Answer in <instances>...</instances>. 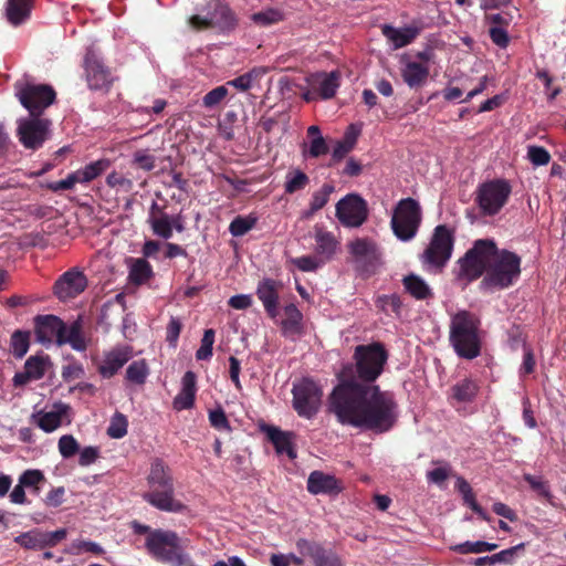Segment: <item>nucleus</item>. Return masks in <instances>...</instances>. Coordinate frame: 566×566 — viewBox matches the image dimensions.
<instances>
[{
    "label": "nucleus",
    "mask_w": 566,
    "mask_h": 566,
    "mask_svg": "<svg viewBox=\"0 0 566 566\" xmlns=\"http://www.w3.org/2000/svg\"><path fill=\"white\" fill-rule=\"evenodd\" d=\"M210 424L217 430L231 431L230 422L222 407L209 411Z\"/></svg>",
    "instance_id": "59"
},
{
    "label": "nucleus",
    "mask_w": 566,
    "mask_h": 566,
    "mask_svg": "<svg viewBox=\"0 0 566 566\" xmlns=\"http://www.w3.org/2000/svg\"><path fill=\"white\" fill-rule=\"evenodd\" d=\"M329 151L328 145L323 136H316L311 139L308 149H303L305 157L318 158Z\"/></svg>",
    "instance_id": "54"
},
{
    "label": "nucleus",
    "mask_w": 566,
    "mask_h": 566,
    "mask_svg": "<svg viewBox=\"0 0 566 566\" xmlns=\"http://www.w3.org/2000/svg\"><path fill=\"white\" fill-rule=\"evenodd\" d=\"M369 214L367 201L358 193L352 192L343 197L335 207V216L346 228H359Z\"/></svg>",
    "instance_id": "14"
},
{
    "label": "nucleus",
    "mask_w": 566,
    "mask_h": 566,
    "mask_svg": "<svg viewBox=\"0 0 566 566\" xmlns=\"http://www.w3.org/2000/svg\"><path fill=\"white\" fill-rule=\"evenodd\" d=\"M389 354L380 342L357 345L353 360L338 373V384L328 396V410L344 426L376 433L390 431L398 421L396 395L375 381L384 373Z\"/></svg>",
    "instance_id": "1"
},
{
    "label": "nucleus",
    "mask_w": 566,
    "mask_h": 566,
    "mask_svg": "<svg viewBox=\"0 0 566 566\" xmlns=\"http://www.w3.org/2000/svg\"><path fill=\"white\" fill-rule=\"evenodd\" d=\"M133 165L145 171H150L156 166V158L148 150L139 149L133 155Z\"/></svg>",
    "instance_id": "55"
},
{
    "label": "nucleus",
    "mask_w": 566,
    "mask_h": 566,
    "mask_svg": "<svg viewBox=\"0 0 566 566\" xmlns=\"http://www.w3.org/2000/svg\"><path fill=\"white\" fill-rule=\"evenodd\" d=\"M347 249L359 273L374 274L381 264V250L371 238H356L348 242Z\"/></svg>",
    "instance_id": "11"
},
{
    "label": "nucleus",
    "mask_w": 566,
    "mask_h": 566,
    "mask_svg": "<svg viewBox=\"0 0 566 566\" xmlns=\"http://www.w3.org/2000/svg\"><path fill=\"white\" fill-rule=\"evenodd\" d=\"M308 184V176L297 169L287 175L284 189L286 193L292 195L296 191L303 190Z\"/></svg>",
    "instance_id": "47"
},
{
    "label": "nucleus",
    "mask_w": 566,
    "mask_h": 566,
    "mask_svg": "<svg viewBox=\"0 0 566 566\" xmlns=\"http://www.w3.org/2000/svg\"><path fill=\"white\" fill-rule=\"evenodd\" d=\"M489 35L491 41L501 49H505L510 44V36L506 28L490 27Z\"/></svg>",
    "instance_id": "62"
},
{
    "label": "nucleus",
    "mask_w": 566,
    "mask_h": 566,
    "mask_svg": "<svg viewBox=\"0 0 566 566\" xmlns=\"http://www.w3.org/2000/svg\"><path fill=\"white\" fill-rule=\"evenodd\" d=\"M334 192L335 186L332 182L323 184L318 190L313 192L308 210L304 212V218L308 219L323 209L329 201L331 195Z\"/></svg>",
    "instance_id": "37"
},
{
    "label": "nucleus",
    "mask_w": 566,
    "mask_h": 566,
    "mask_svg": "<svg viewBox=\"0 0 566 566\" xmlns=\"http://www.w3.org/2000/svg\"><path fill=\"white\" fill-rule=\"evenodd\" d=\"M268 440L273 444L277 454H286L291 460L296 458L294 448L295 434L291 431H283L279 427L265 424L262 427Z\"/></svg>",
    "instance_id": "19"
},
{
    "label": "nucleus",
    "mask_w": 566,
    "mask_h": 566,
    "mask_svg": "<svg viewBox=\"0 0 566 566\" xmlns=\"http://www.w3.org/2000/svg\"><path fill=\"white\" fill-rule=\"evenodd\" d=\"M511 193L512 186L510 181L496 178L478 186L474 201L483 216L493 217L507 203Z\"/></svg>",
    "instance_id": "6"
},
{
    "label": "nucleus",
    "mask_w": 566,
    "mask_h": 566,
    "mask_svg": "<svg viewBox=\"0 0 566 566\" xmlns=\"http://www.w3.org/2000/svg\"><path fill=\"white\" fill-rule=\"evenodd\" d=\"M340 482L331 474L322 471H313L307 479V491L311 494L336 495L342 492Z\"/></svg>",
    "instance_id": "24"
},
{
    "label": "nucleus",
    "mask_w": 566,
    "mask_h": 566,
    "mask_svg": "<svg viewBox=\"0 0 566 566\" xmlns=\"http://www.w3.org/2000/svg\"><path fill=\"white\" fill-rule=\"evenodd\" d=\"M206 15L193 14L189 18V25L197 31L219 29L230 32L235 29L238 19L228 3L222 0H209L206 6Z\"/></svg>",
    "instance_id": "8"
},
{
    "label": "nucleus",
    "mask_w": 566,
    "mask_h": 566,
    "mask_svg": "<svg viewBox=\"0 0 566 566\" xmlns=\"http://www.w3.org/2000/svg\"><path fill=\"white\" fill-rule=\"evenodd\" d=\"M65 323L54 315H38L34 318V334L38 343L45 345L60 338L64 332Z\"/></svg>",
    "instance_id": "18"
},
{
    "label": "nucleus",
    "mask_w": 566,
    "mask_h": 566,
    "mask_svg": "<svg viewBox=\"0 0 566 566\" xmlns=\"http://www.w3.org/2000/svg\"><path fill=\"white\" fill-rule=\"evenodd\" d=\"M149 490L143 494V499L151 506L163 512L179 513L186 506L175 497V484L170 468L160 458L151 461L147 475Z\"/></svg>",
    "instance_id": "4"
},
{
    "label": "nucleus",
    "mask_w": 566,
    "mask_h": 566,
    "mask_svg": "<svg viewBox=\"0 0 566 566\" xmlns=\"http://www.w3.org/2000/svg\"><path fill=\"white\" fill-rule=\"evenodd\" d=\"M281 286V283L273 279H263L256 287V296L272 319L279 315V290Z\"/></svg>",
    "instance_id": "21"
},
{
    "label": "nucleus",
    "mask_w": 566,
    "mask_h": 566,
    "mask_svg": "<svg viewBox=\"0 0 566 566\" xmlns=\"http://www.w3.org/2000/svg\"><path fill=\"white\" fill-rule=\"evenodd\" d=\"M401 76L410 88L421 87L429 76V66L419 62L409 61L401 70Z\"/></svg>",
    "instance_id": "29"
},
{
    "label": "nucleus",
    "mask_w": 566,
    "mask_h": 566,
    "mask_svg": "<svg viewBox=\"0 0 566 566\" xmlns=\"http://www.w3.org/2000/svg\"><path fill=\"white\" fill-rule=\"evenodd\" d=\"M87 284L84 272L77 268H72L55 281L53 294L62 302L73 300L86 290Z\"/></svg>",
    "instance_id": "15"
},
{
    "label": "nucleus",
    "mask_w": 566,
    "mask_h": 566,
    "mask_svg": "<svg viewBox=\"0 0 566 566\" xmlns=\"http://www.w3.org/2000/svg\"><path fill=\"white\" fill-rule=\"evenodd\" d=\"M422 221L420 203L413 198H403L396 205L390 226L394 234L401 241H410L419 230Z\"/></svg>",
    "instance_id": "7"
},
{
    "label": "nucleus",
    "mask_w": 566,
    "mask_h": 566,
    "mask_svg": "<svg viewBox=\"0 0 566 566\" xmlns=\"http://www.w3.org/2000/svg\"><path fill=\"white\" fill-rule=\"evenodd\" d=\"M153 276V268L145 259H136L130 268L129 279L135 284H143Z\"/></svg>",
    "instance_id": "43"
},
{
    "label": "nucleus",
    "mask_w": 566,
    "mask_h": 566,
    "mask_svg": "<svg viewBox=\"0 0 566 566\" xmlns=\"http://www.w3.org/2000/svg\"><path fill=\"white\" fill-rule=\"evenodd\" d=\"M251 19L258 25L268 27L282 21L283 13L279 9L270 8L264 11L253 13Z\"/></svg>",
    "instance_id": "49"
},
{
    "label": "nucleus",
    "mask_w": 566,
    "mask_h": 566,
    "mask_svg": "<svg viewBox=\"0 0 566 566\" xmlns=\"http://www.w3.org/2000/svg\"><path fill=\"white\" fill-rule=\"evenodd\" d=\"M56 344L62 346L70 344L74 350L84 352L87 348V342L83 334V326L81 318L72 322L70 326L65 324V329L60 334V338L56 339Z\"/></svg>",
    "instance_id": "26"
},
{
    "label": "nucleus",
    "mask_w": 566,
    "mask_h": 566,
    "mask_svg": "<svg viewBox=\"0 0 566 566\" xmlns=\"http://www.w3.org/2000/svg\"><path fill=\"white\" fill-rule=\"evenodd\" d=\"M15 96L21 105L28 109L31 116H42L56 98L54 88L49 84H33L17 82L14 84Z\"/></svg>",
    "instance_id": "9"
},
{
    "label": "nucleus",
    "mask_w": 566,
    "mask_h": 566,
    "mask_svg": "<svg viewBox=\"0 0 566 566\" xmlns=\"http://www.w3.org/2000/svg\"><path fill=\"white\" fill-rule=\"evenodd\" d=\"M31 333L29 331L17 329L10 337V353L17 359L25 356L30 348Z\"/></svg>",
    "instance_id": "38"
},
{
    "label": "nucleus",
    "mask_w": 566,
    "mask_h": 566,
    "mask_svg": "<svg viewBox=\"0 0 566 566\" xmlns=\"http://www.w3.org/2000/svg\"><path fill=\"white\" fill-rule=\"evenodd\" d=\"M111 163L108 159H98L87 164L85 167L73 171L72 175L76 184H88L105 172Z\"/></svg>",
    "instance_id": "33"
},
{
    "label": "nucleus",
    "mask_w": 566,
    "mask_h": 566,
    "mask_svg": "<svg viewBox=\"0 0 566 566\" xmlns=\"http://www.w3.org/2000/svg\"><path fill=\"white\" fill-rule=\"evenodd\" d=\"M84 62L88 87L95 91L108 92L114 82L111 70L104 65L94 52H87Z\"/></svg>",
    "instance_id": "16"
},
{
    "label": "nucleus",
    "mask_w": 566,
    "mask_h": 566,
    "mask_svg": "<svg viewBox=\"0 0 566 566\" xmlns=\"http://www.w3.org/2000/svg\"><path fill=\"white\" fill-rule=\"evenodd\" d=\"M35 0H8L6 17L10 24L18 27L27 22L31 15Z\"/></svg>",
    "instance_id": "27"
},
{
    "label": "nucleus",
    "mask_w": 566,
    "mask_h": 566,
    "mask_svg": "<svg viewBox=\"0 0 566 566\" xmlns=\"http://www.w3.org/2000/svg\"><path fill=\"white\" fill-rule=\"evenodd\" d=\"M480 387L478 382L471 378H464L451 387V398L458 402H472Z\"/></svg>",
    "instance_id": "35"
},
{
    "label": "nucleus",
    "mask_w": 566,
    "mask_h": 566,
    "mask_svg": "<svg viewBox=\"0 0 566 566\" xmlns=\"http://www.w3.org/2000/svg\"><path fill=\"white\" fill-rule=\"evenodd\" d=\"M434 464H442L427 472V480L430 483L442 485L452 475L451 465L444 461H433Z\"/></svg>",
    "instance_id": "50"
},
{
    "label": "nucleus",
    "mask_w": 566,
    "mask_h": 566,
    "mask_svg": "<svg viewBox=\"0 0 566 566\" xmlns=\"http://www.w3.org/2000/svg\"><path fill=\"white\" fill-rule=\"evenodd\" d=\"M148 374L149 368L146 360H135L126 369V379L136 385H144Z\"/></svg>",
    "instance_id": "45"
},
{
    "label": "nucleus",
    "mask_w": 566,
    "mask_h": 566,
    "mask_svg": "<svg viewBox=\"0 0 566 566\" xmlns=\"http://www.w3.org/2000/svg\"><path fill=\"white\" fill-rule=\"evenodd\" d=\"M293 408L302 418L311 419L322 405V387L311 378L304 377L292 388Z\"/></svg>",
    "instance_id": "10"
},
{
    "label": "nucleus",
    "mask_w": 566,
    "mask_h": 566,
    "mask_svg": "<svg viewBox=\"0 0 566 566\" xmlns=\"http://www.w3.org/2000/svg\"><path fill=\"white\" fill-rule=\"evenodd\" d=\"M536 77L543 82L548 99H555L557 95L560 94L562 90L559 86L553 87V77L549 75L548 71L538 70Z\"/></svg>",
    "instance_id": "61"
},
{
    "label": "nucleus",
    "mask_w": 566,
    "mask_h": 566,
    "mask_svg": "<svg viewBox=\"0 0 566 566\" xmlns=\"http://www.w3.org/2000/svg\"><path fill=\"white\" fill-rule=\"evenodd\" d=\"M296 548L302 556L311 558L314 566H344L333 549L317 542L300 538L296 542Z\"/></svg>",
    "instance_id": "17"
},
{
    "label": "nucleus",
    "mask_w": 566,
    "mask_h": 566,
    "mask_svg": "<svg viewBox=\"0 0 566 566\" xmlns=\"http://www.w3.org/2000/svg\"><path fill=\"white\" fill-rule=\"evenodd\" d=\"M14 542L27 549H42L45 547L43 532L39 530L24 532L17 536Z\"/></svg>",
    "instance_id": "44"
},
{
    "label": "nucleus",
    "mask_w": 566,
    "mask_h": 566,
    "mask_svg": "<svg viewBox=\"0 0 566 566\" xmlns=\"http://www.w3.org/2000/svg\"><path fill=\"white\" fill-rule=\"evenodd\" d=\"M292 263L302 272H314L324 263V260L317 256L303 255L293 259Z\"/></svg>",
    "instance_id": "57"
},
{
    "label": "nucleus",
    "mask_w": 566,
    "mask_h": 566,
    "mask_svg": "<svg viewBox=\"0 0 566 566\" xmlns=\"http://www.w3.org/2000/svg\"><path fill=\"white\" fill-rule=\"evenodd\" d=\"M129 347H115L105 354L103 361L98 365V373L103 378H112L130 359Z\"/></svg>",
    "instance_id": "23"
},
{
    "label": "nucleus",
    "mask_w": 566,
    "mask_h": 566,
    "mask_svg": "<svg viewBox=\"0 0 566 566\" xmlns=\"http://www.w3.org/2000/svg\"><path fill=\"white\" fill-rule=\"evenodd\" d=\"M182 328V324L177 317H171L168 325H167V332H166V340L169 343L170 346L176 347L177 342L180 335Z\"/></svg>",
    "instance_id": "64"
},
{
    "label": "nucleus",
    "mask_w": 566,
    "mask_h": 566,
    "mask_svg": "<svg viewBox=\"0 0 566 566\" xmlns=\"http://www.w3.org/2000/svg\"><path fill=\"white\" fill-rule=\"evenodd\" d=\"M128 421L126 416L115 412L107 428V434L113 439H120L127 434Z\"/></svg>",
    "instance_id": "48"
},
{
    "label": "nucleus",
    "mask_w": 566,
    "mask_h": 566,
    "mask_svg": "<svg viewBox=\"0 0 566 566\" xmlns=\"http://www.w3.org/2000/svg\"><path fill=\"white\" fill-rule=\"evenodd\" d=\"M513 20V15L510 12L491 13L485 11V21L491 27L507 28Z\"/></svg>",
    "instance_id": "63"
},
{
    "label": "nucleus",
    "mask_w": 566,
    "mask_h": 566,
    "mask_svg": "<svg viewBox=\"0 0 566 566\" xmlns=\"http://www.w3.org/2000/svg\"><path fill=\"white\" fill-rule=\"evenodd\" d=\"M145 547L157 562L170 566H182L187 562L180 537L174 531L155 528L150 536H146Z\"/></svg>",
    "instance_id": "5"
},
{
    "label": "nucleus",
    "mask_w": 566,
    "mask_h": 566,
    "mask_svg": "<svg viewBox=\"0 0 566 566\" xmlns=\"http://www.w3.org/2000/svg\"><path fill=\"white\" fill-rule=\"evenodd\" d=\"M17 137L25 149L38 150L50 138L52 122L40 116H29L17 122Z\"/></svg>",
    "instance_id": "13"
},
{
    "label": "nucleus",
    "mask_w": 566,
    "mask_h": 566,
    "mask_svg": "<svg viewBox=\"0 0 566 566\" xmlns=\"http://www.w3.org/2000/svg\"><path fill=\"white\" fill-rule=\"evenodd\" d=\"M19 482L29 489L33 494L38 495L41 492V486L46 482V478L41 470L28 469L19 476Z\"/></svg>",
    "instance_id": "40"
},
{
    "label": "nucleus",
    "mask_w": 566,
    "mask_h": 566,
    "mask_svg": "<svg viewBox=\"0 0 566 566\" xmlns=\"http://www.w3.org/2000/svg\"><path fill=\"white\" fill-rule=\"evenodd\" d=\"M460 277L469 282L480 279L479 289L494 293L513 286L521 276L522 259L515 252L499 249L490 239L476 240L459 260Z\"/></svg>",
    "instance_id": "2"
},
{
    "label": "nucleus",
    "mask_w": 566,
    "mask_h": 566,
    "mask_svg": "<svg viewBox=\"0 0 566 566\" xmlns=\"http://www.w3.org/2000/svg\"><path fill=\"white\" fill-rule=\"evenodd\" d=\"M340 75L337 71L329 73L318 72L307 77V83L313 92H316L322 99H329L335 96L339 87Z\"/></svg>",
    "instance_id": "20"
},
{
    "label": "nucleus",
    "mask_w": 566,
    "mask_h": 566,
    "mask_svg": "<svg viewBox=\"0 0 566 566\" xmlns=\"http://www.w3.org/2000/svg\"><path fill=\"white\" fill-rule=\"evenodd\" d=\"M69 406L65 403H56L54 411L40 412L36 417V424L45 432H52L62 423V417L66 415Z\"/></svg>",
    "instance_id": "31"
},
{
    "label": "nucleus",
    "mask_w": 566,
    "mask_h": 566,
    "mask_svg": "<svg viewBox=\"0 0 566 566\" xmlns=\"http://www.w3.org/2000/svg\"><path fill=\"white\" fill-rule=\"evenodd\" d=\"M358 135L359 130L355 128V125H349L343 139L337 142L333 149L329 166H334L343 160L354 149Z\"/></svg>",
    "instance_id": "30"
},
{
    "label": "nucleus",
    "mask_w": 566,
    "mask_h": 566,
    "mask_svg": "<svg viewBox=\"0 0 566 566\" xmlns=\"http://www.w3.org/2000/svg\"><path fill=\"white\" fill-rule=\"evenodd\" d=\"M285 318L281 321V331L285 337H294L303 332V314L293 303L284 307Z\"/></svg>",
    "instance_id": "28"
},
{
    "label": "nucleus",
    "mask_w": 566,
    "mask_h": 566,
    "mask_svg": "<svg viewBox=\"0 0 566 566\" xmlns=\"http://www.w3.org/2000/svg\"><path fill=\"white\" fill-rule=\"evenodd\" d=\"M402 284L405 290L416 300L423 301L433 296L431 289L424 280L413 273L406 275Z\"/></svg>",
    "instance_id": "36"
},
{
    "label": "nucleus",
    "mask_w": 566,
    "mask_h": 566,
    "mask_svg": "<svg viewBox=\"0 0 566 566\" xmlns=\"http://www.w3.org/2000/svg\"><path fill=\"white\" fill-rule=\"evenodd\" d=\"M216 333L212 328H208L205 331L201 345L199 349L196 352V358L198 360H208L212 356L213 343H214Z\"/></svg>",
    "instance_id": "52"
},
{
    "label": "nucleus",
    "mask_w": 566,
    "mask_h": 566,
    "mask_svg": "<svg viewBox=\"0 0 566 566\" xmlns=\"http://www.w3.org/2000/svg\"><path fill=\"white\" fill-rule=\"evenodd\" d=\"M80 450L75 438L71 434H64L59 440V451L64 459L72 458Z\"/></svg>",
    "instance_id": "58"
},
{
    "label": "nucleus",
    "mask_w": 566,
    "mask_h": 566,
    "mask_svg": "<svg viewBox=\"0 0 566 566\" xmlns=\"http://www.w3.org/2000/svg\"><path fill=\"white\" fill-rule=\"evenodd\" d=\"M48 358L43 356H30L24 364V369L34 379H41L45 375V361Z\"/></svg>",
    "instance_id": "51"
},
{
    "label": "nucleus",
    "mask_w": 566,
    "mask_h": 566,
    "mask_svg": "<svg viewBox=\"0 0 566 566\" xmlns=\"http://www.w3.org/2000/svg\"><path fill=\"white\" fill-rule=\"evenodd\" d=\"M527 158L535 166H545L551 161V154L542 146L532 145L527 147Z\"/></svg>",
    "instance_id": "56"
},
{
    "label": "nucleus",
    "mask_w": 566,
    "mask_h": 566,
    "mask_svg": "<svg viewBox=\"0 0 566 566\" xmlns=\"http://www.w3.org/2000/svg\"><path fill=\"white\" fill-rule=\"evenodd\" d=\"M265 73V69L254 67L249 72L229 81L228 85H231L241 92H245L249 88H251L254 84L259 83V81Z\"/></svg>",
    "instance_id": "39"
},
{
    "label": "nucleus",
    "mask_w": 566,
    "mask_h": 566,
    "mask_svg": "<svg viewBox=\"0 0 566 566\" xmlns=\"http://www.w3.org/2000/svg\"><path fill=\"white\" fill-rule=\"evenodd\" d=\"M454 244L453 231L446 224L434 228L422 260L431 266L442 269L450 260Z\"/></svg>",
    "instance_id": "12"
},
{
    "label": "nucleus",
    "mask_w": 566,
    "mask_h": 566,
    "mask_svg": "<svg viewBox=\"0 0 566 566\" xmlns=\"http://www.w3.org/2000/svg\"><path fill=\"white\" fill-rule=\"evenodd\" d=\"M525 548V543H520L513 547L507 549H503L493 555L494 565L495 564H511L517 554V552H523Z\"/></svg>",
    "instance_id": "60"
},
{
    "label": "nucleus",
    "mask_w": 566,
    "mask_h": 566,
    "mask_svg": "<svg viewBox=\"0 0 566 566\" xmlns=\"http://www.w3.org/2000/svg\"><path fill=\"white\" fill-rule=\"evenodd\" d=\"M421 25H408L405 28H395L390 24H384L381 32L394 44V49H400L412 43L420 34Z\"/></svg>",
    "instance_id": "25"
},
{
    "label": "nucleus",
    "mask_w": 566,
    "mask_h": 566,
    "mask_svg": "<svg viewBox=\"0 0 566 566\" xmlns=\"http://www.w3.org/2000/svg\"><path fill=\"white\" fill-rule=\"evenodd\" d=\"M497 548V544L488 543L484 541L470 542L467 541L464 543L457 544L451 547V549L458 554L467 555V554H480L483 552H492Z\"/></svg>",
    "instance_id": "41"
},
{
    "label": "nucleus",
    "mask_w": 566,
    "mask_h": 566,
    "mask_svg": "<svg viewBox=\"0 0 566 566\" xmlns=\"http://www.w3.org/2000/svg\"><path fill=\"white\" fill-rule=\"evenodd\" d=\"M228 95V88L220 85L209 91L202 98V105L206 108L212 109L217 107Z\"/></svg>",
    "instance_id": "53"
},
{
    "label": "nucleus",
    "mask_w": 566,
    "mask_h": 566,
    "mask_svg": "<svg viewBox=\"0 0 566 566\" xmlns=\"http://www.w3.org/2000/svg\"><path fill=\"white\" fill-rule=\"evenodd\" d=\"M146 222L155 237L166 241L172 238L170 214L165 211V207L159 206L156 201H153L149 208Z\"/></svg>",
    "instance_id": "22"
},
{
    "label": "nucleus",
    "mask_w": 566,
    "mask_h": 566,
    "mask_svg": "<svg viewBox=\"0 0 566 566\" xmlns=\"http://www.w3.org/2000/svg\"><path fill=\"white\" fill-rule=\"evenodd\" d=\"M523 480L530 485L538 499L545 500L549 505L557 507L556 499L551 491L549 482L544 480L543 476L524 473Z\"/></svg>",
    "instance_id": "34"
},
{
    "label": "nucleus",
    "mask_w": 566,
    "mask_h": 566,
    "mask_svg": "<svg viewBox=\"0 0 566 566\" xmlns=\"http://www.w3.org/2000/svg\"><path fill=\"white\" fill-rule=\"evenodd\" d=\"M481 318L473 312L460 310L451 315L449 343L459 358L472 360L482 353Z\"/></svg>",
    "instance_id": "3"
},
{
    "label": "nucleus",
    "mask_w": 566,
    "mask_h": 566,
    "mask_svg": "<svg viewBox=\"0 0 566 566\" xmlns=\"http://www.w3.org/2000/svg\"><path fill=\"white\" fill-rule=\"evenodd\" d=\"M315 251L324 261L329 260L334 255L338 244L332 232L317 226L315 227Z\"/></svg>",
    "instance_id": "32"
},
{
    "label": "nucleus",
    "mask_w": 566,
    "mask_h": 566,
    "mask_svg": "<svg viewBox=\"0 0 566 566\" xmlns=\"http://www.w3.org/2000/svg\"><path fill=\"white\" fill-rule=\"evenodd\" d=\"M258 222V218L253 214L237 216L229 224V232L233 237H243L252 230Z\"/></svg>",
    "instance_id": "42"
},
{
    "label": "nucleus",
    "mask_w": 566,
    "mask_h": 566,
    "mask_svg": "<svg viewBox=\"0 0 566 566\" xmlns=\"http://www.w3.org/2000/svg\"><path fill=\"white\" fill-rule=\"evenodd\" d=\"M377 308L386 314L394 313L399 316L402 307V301L398 294L379 295L375 302Z\"/></svg>",
    "instance_id": "46"
}]
</instances>
